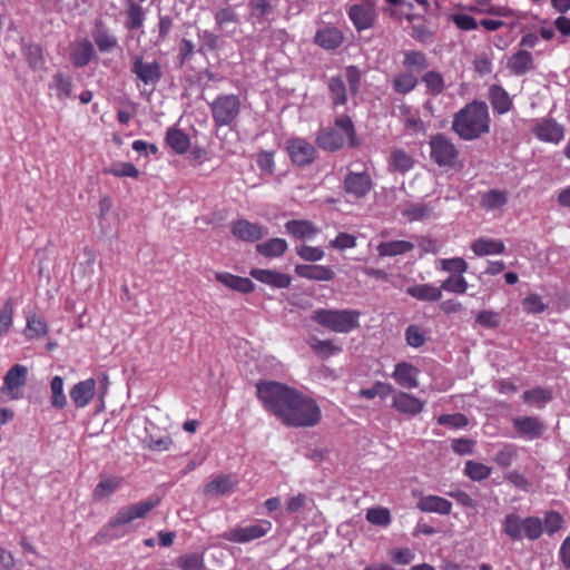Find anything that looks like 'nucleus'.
Wrapping results in <instances>:
<instances>
[{
	"label": "nucleus",
	"instance_id": "obj_1",
	"mask_svg": "<svg viewBox=\"0 0 570 570\" xmlns=\"http://www.w3.org/2000/svg\"><path fill=\"white\" fill-rule=\"evenodd\" d=\"M265 409L288 426H312L318 421V406L308 395L274 381L256 384Z\"/></svg>",
	"mask_w": 570,
	"mask_h": 570
},
{
	"label": "nucleus",
	"instance_id": "obj_2",
	"mask_svg": "<svg viewBox=\"0 0 570 570\" xmlns=\"http://www.w3.org/2000/svg\"><path fill=\"white\" fill-rule=\"evenodd\" d=\"M453 131L463 140H474L490 130L488 106L483 101H472L460 109L452 122Z\"/></svg>",
	"mask_w": 570,
	"mask_h": 570
},
{
	"label": "nucleus",
	"instance_id": "obj_3",
	"mask_svg": "<svg viewBox=\"0 0 570 570\" xmlns=\"http://www.w3.org/2000/svg\"><path fill=\"white\" fill-rule=\"evenodd\" d=\"M345 144L355 148L360 145V141L352 119L346 115H341L336 117L334 128L323 132V149L335 151Z\"/></svg>",
	"mask_w": 570,
	"mask_h": 570
},
{
	"label": "nucleus",
	"instance_id": "obj_4",
	"mask_svg": "<svg viewBox=\"0 0 570 570\" xmlns=\"http://www.w3.org/2000/svg\"><path fill=\"white\" fill-rule=\"evenodd\" d=\"M158 504V500H145L131 505L122 507L118 510L116 515L104 528L105 535L110 538H119L125 532H118L117 529L121 525L128 524L137 519H144L147 514Z\"/></svg>",
	"mask_w": 570,
	"mask_h": 570
},
{
	"label": "nucleus",
	"instance_id": "obj_5",
	"mask_svg": "<svg viewBox=\"0 0 570 570\" xmlns=\"http://www.w3.org/2000/svg\"><path fill=\"white\" fill-rule=\"evenodd\" d=\"M215 127L232 126L238 118L242 109L239 96L235 94L218 95L209 105Z\"/></svg>",
	"mask_w": 570,
	"mask_h": 570
},
{
	"label": "nucleus",
	"instance_id": "obj_6",
	"mask_svg": "<svg viewBox=\"0 0 570 570\" xmlns=\"http://www.w3.org/2000/svg\"><path fill=\"white\" fill-rule=\"evenodd\" d=\"M360 317L356 309H323V327L346 334L360 327Z\"/></svg>",
	"mask_w": 570,
	"mask_h": 570
},
{
	"label": "nucleus",
	"instance_id": "obj_7",
	"mask_svg": "<svg viewBox=\"0 0 570 570\" xmlns=\"http://www.w3.org/2000/svg\"><path fill=\"white\" fill-rule=\"evenodd\" d=\"M429 145L430 157L439 167L452 168L455 166L459 150L448 137L442 134L433 135Z\"/></svg>",
	"mask_w": 570,
	"mask_h": 570
},
{
	"label": "nucleus",
	"instance_id": "obj_8",
	"mask_svg": "<svg viewBox=\"0 0 570 570\" xmlns=\"http://www.w3.org/2000/svg\"><path fill=\"white\" fill-rule=\"evenodd\" d=\"M272 527V522L268 520H257L253 524L226 531L222 534V538L233 543H247L266 535Z\"/></svg>",
	"mask_w": 570,
	"mask_h": 570
},
{
	"label": "nucleus",
	"instance_id": "obj_9",
	"mask_svg": "<svg viewBox=\"0 0 570 570\" xmlns=\"http://www.w3.org/2000/svg\"><path fill=\"white\" fill-rule=\"evenodd\" d=\"M28 368L24 365H13L4 375L0 389L8 400H20L23 396L22 387L26 385Z\"/></svg>",
	"mask_w": 570,
	"mask_h": 570
},
{
	"label": "nucleus",
	"instance_id": "obj_10",
	"mask_svg": "<svg viewBox=\"0 0 570 570\" xmlns=\"http://www.w3.org/2000/svg\"><path fill=\"white\" fill-rule=\"evenodd\" d=\"M373 188V180L367 171H350L343 181V189L346 194L356 199L364 198Z\"/></svg>",
	"mask_w": 570,
	"mask_h": 570
},
{
	"label": "nucleus",
	"instance_id": "obj_11",
	"mask_svg": "<svg viewBox=\"0 0 570 570\" xmlns=\"http://www.w3.org/2000/svg\"><path fill=\"white\" fill-rule=\"evenodd\" d=\"M130 71L146 86H155L161 78V69L158 62L142 60V57L135 56Z\"/></svg>",
	"mask_w": 570,
	"mask_h": 570
},
{
	"label": "nucleus",
	"instance_id": "obj_12",
	"mask_svg": "<svg viewBox=\"0 0 570 570\" xmlns=\"http://www.w3.org/2000/svg\"><path fill=\"white\" fill-rule=\"evenodd\" d=\"M347 14L356 30H366L374 24L376 18L375 6L370 1L353 4L347 10Z\"/></svg>",
	"mask_w": 570,
	"mask_h": 570
},
{
	"label": "nucleus",
	"instance_id": "obj_13",
	"mask_svg": "<svg viewBox=\"0 0 570 570\" xmlns=\"http://www.w3.org/2000/svg\"><path fill=\"white\" fill-rule=\"evenodd\" d=\"M287 153L294 164L306 166L311 164L315 156L316 149L313 145L303 138H292L287 141Z\"/></svg>",
	"mask_w": 570,
	"mask_h": 570
},
{
	"label": "nucleus",
	"instance_id": "obj_14",
	"mask_svg": "<svg viewBox=\"0 0 570 570\" xmlns=\"http://www.w3.org/2000/svg\"><path fill=\"white\" fill-rule=\"evenodd\" d=\"M392 395V407L399 413L415 416L424 410L425 402L410 393L394 391Z\"/></svg>",
	"mask_w": 570,
	"mask_h": 570
},
{
	"label": "nucleus",
	"instance_id": "obj_15",
	"mask_svg": "<svg viewBox=\"0 0 570 570\" xmlns=\"http://www.w3.org/2000/svg\"><path fill=\"white\" fill-rule=\"evenodd\" d=\"M533 134L542 141L558 144L563 139L564 129L554 119L546 118L535 124Z\"/></svg>",
	"mask_w": 570,
	"mask_h": 570
},
{
	"label": "nucleus",
	"instance_id": "obj_16",
	"mask_svg": "<svg viewBox=\"0 0 570 570\" xmlns=\"http://www.w3.org/2000/svg\"><path fill=\"white\" fill-rule=\"evenodd\" d=\"M512 423L517 432L528 440L538 439L546 431L544 423L537 416H518Z\"/></svg>",
	"mask_w": 570,
	"mask_h": 570
},
{
	"label": "nucleus",
	"instance_id": "obj_17",
	"mask_svg": "<svg viewBox=\"0 0 570 570\" xmlns=\"http://www.w3.org/2000/svg\"><path fill=\"white\" fill-rule=\"evenodd\" d=\"M420 370L409 362H400L394 366L393 380L403 389L413 390L419 386Z\"/></svg>",
	"mask_w": 570,
	"mask_h": 570
},
{
	"label": "nucleus",
	"instance_id": "obj_18",
	"mask_svg": "<svg viewBox=\"0 0 570 570\" xmlns=\"http://www.w3.org/2000/svg\"><path fill=\"white\" fill-rule=\"evenodd\" d=\"M507 68L514 76H524L535 69L532 53L525 49H519L512 53L508 61Z\"/></svg>",
	"mask_w": 570,
	"mask_h": 570
},
{
	"label": "nucleus",
	"instance_id": "obj_19",
	"mask_svg": "<svg viewBox=\"0 0 570 570\" xmlns=\"http://www.w3.org/2000/svg\"><path fill=\"white\" fill-rule=\"evenodd\" d=\"M232 233L244 242H256L267 234V229L259 224L238 219L233 224Z\"/></svg>",
	"mask_w": 570,
	"mask_h": 570
},
{
	"label": "nucleus",
	"instance_id": "obj_20",
	"mask_svg": "<svg viewBox=\"0 0 570 570\" xmlns=\"http://www.w3.org/2000/svg\"><path fill=\"white\" fill-rule=\"evenodd\" d=\"M49 95L56 97L60 102H65L72 97L73 83L71 76L65 72H57L52 76L48 86Z\"/></svg>",
	"mask_w": 570,
	"mask_h": 570
},
{
	"label": "nucleus",
	"instance_id": "obj_21",
	"mask_svg": "<svg viewBox=\"0 0 570 570\" xmlns=\"http://www.w3.org/2000/svg\"><path fill=\"white\" fill-rule=\"evenodd\" d=\"M95 393V379H87L75 384L70 390L69 395L76 407L82 409L92 401Z\"/></svg>",
	"mask_w": 570,
	"mask_h": 570
},
{
	"label": "nucleus",
	"instance_id": "obj_22",
	"mask_svg": "<svg viewBox=\"0 0 570 570\" xmlns=\"http://www.w3.org/2000/svg\"><path fill=\"white\" fill-rule=\"evenodd\" d=\"M416 507L420 511L426 513H439L443 515H448L451 513L452 503L439 495H423L416 503Z\"/></svg>",
	"mask_w": 570,
	"mask_h": 570
},
{
	"label": "nucleus",
	"instance_id": "obj_23",
	"mask_svg": "<svg viewBox=\"0 0 570 570\" xmlns=\"http://www.w3.org/2000/svg\"><path fill=\"white\" fill-rule=\"evenodd\" d=\"M250 276L256 281L267 284L274 288H287L292 281V278L286 274L261 268H253L250 271Z\"/></svg>",
	"mask_w": 570,
	"mask_h": 570
},
{
	"label": "nucleus",
	"instance_id": "obj_24",
	"mask_svg": "<svg viewBox=\"0 0 570 570\" xmlns=\"http://www.w3.org/2000/svg\"><path fill=\"white\" fill-rule=\"evenodd\" d=\"M489 100L493 111L499 115L509 112L513 107L509 92L500 85L489 87Z\"/></svg>",
	"mask_w": 570,
	"mask_h": 570
},
{
	"label": "nucleus",
	"instance_id": "obj_25",
	"mask_svg": "<svg viewBox=\"0 0 570 570\" xmlns=\"http://www.w3.org/2000/svg\"><path fill=\"white\" fill-rule=\"evenodd\" d=\"M91 36L98 50L102 53L112 52L118 47L117 37L102 23L96 24Z\"/></svg>",
	"mask_w": 570,
	"mask_h": 570
},
{
	"label": "nucleus",
	"instance_id": "obj_26",
	"mask_svg": "<svg viewBox=\"0 0 570 570\" xmlns=\"http://www.w3.org/2000/svg\"><path fill=\"white\" fill-rule=\"evenodd\" d=\"M95 55V48L91 41L82 39L77 42L70 52V60L75 67L81 68L92 60Z\"/></svg>",
	"mask_w": 570,
	"mask_h": 570
},
{
	"label": "nucleus",
	"instance_id": "obj_27",
	"mask_svg": "<svg viewBox=\"0 0 570 570\" xmlns=\"http://www.w3.org/2000/svg\"><path fill=\"white\" fill-rule=\"evenodd\" d=\"M471 249L476 256L500 255L505 252V245L501 239L480 237L471 244Z\"/></svg>",
	"mask_w": 570,
	"mask_h": 570
},
{
	"label": "nucleus",
	"instance_id": "obj_28",
	"mask_svg": "<svg viewBox=\"0 0 570 570\" xmlns=\"http://www.w3.org/2000/svg\"><path fill=\"white\" fill-rule=\"evenodd\" d=\"M285 227L288 234L301 240L313 239L318 232L308 220H289L286 223Z\"/></svg>",
	"mask_w": 570,
	"mask_h": 570
},
{
	"label": "nucleus",
	"instance_id": "obj_29",
	"mask_svg": "<svg viewBox=\"0 0 570 570\" xmlns=\"http://www.w3.org/2000/svg\"><path fill=\"white\" fill-rule=\"evenodd\" d=\"M216 279L228 288L240 293H250L254 289V283L249 278L236 276L230 273H217Z\"/></svg>",
	"mask_w": 570,
	"mask_h": 570
},
{
	"label": "nucleus",
	"instance_id": "obj_30",
	"mask_svg": "<svg viewBox=\"0 0 570 570\" xmlns=\"http://www.w3.org/2000/svg\"><path fill=\"white\" fill-rule=\"evenodd\" d=\"M406 293L411 297L422 302H438L442 297L441 288L431 284H417L414 286H409L406 288Z\"/></svg>",
	"mask_w": 570,
	"mask_h": 570
},
{
	"label": "nucleus",
	"instance_id": "obj_31",
	"mask_svg": "<svg viewBox=\"0 0 570 570\" xmlns=\"http://www.w3.org/2000/svg\"><path fill=\"white\" fill-rule=\"evenodd\" d=\"M414 247L415 245L409 240H390L380 243L376 249L381 257H393L406 254L413 250Z\"/></svg>",
	"mask_w": 570,
	"mask_h": 570
},
{
	"label": "nucleus",
	"instance_id": "obj_32",
	"mask_svg": "<svg viewBox=\"0 0 570 570\" xmlns=\"http://www.w3.org/2000/svg\"><path fill=\"white\" fill-rule=\"evenodd\" d=\"M414 158L402 148H393L389 165L393 171L405 174L414 167Z\"/></svg>",
	"mask_w": 570,
	"mask_h": 570
},
{
	"label": "nucleus",
	"instance_id": "obj_33",
	"mask_svg": "<svg viewBox=\"0 0 570 570\" xmlns=\"http://www.w3.org/2000/svg\"><path fill=\"white\" fill-rule=\"evenodd\" d=\"M121 484V478L104 476L92 492V499L96 502L102 501L114 494Z\"/></svg>",
	"mask_w": 570,
	"mask_h": 570
},
{
	"label": "nucleus",
	"instance_id": "obj_34",
	"mask_svg": "<svg viewBox=\"0 0 570 570\" xmlns=\"http://www.w3.org/2000/svg\"><path fill=\"white\" fill-rule=\"evenodd\" d=\"M24 335L28 340L43 337L48 333V324L36 313H28Z\"/></svg>",
	"mask_w": 570,
	"mask_h": 570
},
{
	"label": "nucleus",
	"instance_id": "obj_35",
	"mask_svg": "<svg viewBox=\"0 0 570 570\" xmlns=\"http://www.w3.org/2000/svg\"><path fill=\"white\" fill-rule=\"evenodd\" d=\"M166 142L178 155L185 154L190 146L188 135L177 128H170L167 130Z\"/></svg>",
	"mask_w": 570,
	"mask_h": 570
},
{
	"label": "nucleus",
	"instance_id": "obj_36",
	"mask_svg": "<svg viewBox=\"0 0 570 570\" xmlns=\"http://www.w3.org/2000/svg\"><path fill=\"white\" fill-rule=\"evenodd\" d=\"M508 203V193L500 189H490L482 194L480 205L487 210L503 207Z\"/></svg>",
	"mask_w": 570,
	"mask_h": 570
},
{
	"label": "nucleus",
	"instance_id": "obj_37",
	"mask_svg": "<svg viewBox=\"0 0 570 570\" xmlns=\"http://www.w3.org/2000/svg\"><path fill=\"white\" fill-rule=\"evenodd\" d=\"M328 95L334 107L344 106L347 101V91L341 77H333L328 81Z\"/></svg>",
	"mask_w": 570,
	"mask_h": 570
},
{
	"label": "nucleus",
	"instance_id": "obj_38",
	"mask_svg": "<svg viewBox=\"0 0 570 570\" xmlns=\"http://www.w3.org/2000/svg\"><path fill=\"white\" fill-rule=\"evenodd\" d=\"M257 252L266 257H278L287 249V243L283 238H271L256 246Z\"/></svg>",
	"mask_w": 570,
	"mask_h": 570
},
{
	"label": "nucleus",
	"instance_id": "obj_39",
	"mask_svg": "<svg viewBox=\"0 0 570 570\" xmlns=\"http://www.w3.org/2000/svg\"><path fill=\"white\" fill-rule=\"evenodd\" d=\"M176 566L180 570H205L204 554L198 552L181 554L176 559Z\"/></svg>",
	"mask_w": 570,
	"mask_h": 570
},
{
	"label": "nucleus",
	"instance_id": "obj_40",
	"mask_svg": "<svg viewBox=\"0 0 570 570\" xmlns=\"http://www.w3.org/2000/svg\"><path fill=\"white\" fill-rule=\"evenodd\" d=\"M23 56L28 65L33 70H41L45 67L46 60L43 57L42 48L37 43H28L23 47Z\"/></svg>",
	"mask_w": 570,
	"mask_h": 570
},
{
	"label": "nucleus",
	"instance_id": "obj_41",
	"mask_svg": "<svg viewBox=\"0 0 570 570\" xmlns=\"http://www.w3.org/2000/svg\"><path fill=\"white\" fill-rule=\"evenodd\" d=\"M63 379L59 375L52 377L50 383V403L55 409L61 410L67 405V396L63 392Z\"/></svg>",
	"mask_w": 570,
	"mask_h": 570
},
{
	"label": "nucleus",
	"instance_id": "obj_42",
	"mask_svg": "<svg viewBox=\"0 0 570 570\" xmlns=\"http://www.w3.org/2000/svg\"><path fill=\"white\" fill-rule=\"evenodd\" d=\"M492 473V469L481 462L469 460L465 462L464 474L472 481H483Z\"/></svg>",
	"mask_w": 570,
	"mask_h": 570
},
{
	"label": "nucleus",
	"instance_id": "obj_43",
	"mask_svg": "<svg viewBox=\"0 0 570 570\" xmlns=\"http://www.w3.org/2000/svg\"><path fill=\"white\" fill-rule=\"evenodd\" d=\"M522 520L515 513L505 515L503 520V532L513 541L522 539Z\"/></svg>",
	"mask_w": 570,
	"mask_h": 570
},
{
	"label": "nucleus",
	"instance_id": "obj_44",
	"mask_svg": "<svg viewBox=\"0 0 570 570\" xmlns=\"http://www.w3.org/2000/svg\"><path fill=\"white\" fill-rule=\"evenodd\" d=\"M543 524L538 517H528L522 520V538L534 541L541 537Z\"/></svg>",
	"mask_w": 570,
	"mask_h": 570
},
{
	"label": "nucleus",
	"instance_id": "obj_45",
	"mask_svg": "<svg viewBox=\"0 0 570 570\" xmlns=\"http://www.w3.org/2000/svg\"><path fill=\"white\" fill-rule=\"evenodd\" d=\"M394 392V387L390 383L376 381L371 389H362L358 391L361 399L373 400L376 396L386 397Z\"/></svg>",
	"mask_w": 570,
	"mask_h": 570
},
{
	"label": "nucleus",
	"instance_id": "obj_46",
	"mask_svg": "<svg viewBox=\"0 0 570 570\" xmlns=\"http://www.w3.org/2000/svg\"><path fill=\"white\" fill-rule=\"evenodd\" d=\"M416 85L417 78L414 75L407 72L397 73L393 79V89L397 94L402 95L412 91L416 87Z\"/></svg>",
	"mask_w": 570,
	"mask_h": 570
},
{
	"label": "nucleus",
	"instance_id": "obj_47",
	"mask_svg": "<svg viewBox=\"0 0 570 570\" xmlns=\"http://www.w3.org/2000/svg\"><path fill=\"white\" fill-rule=\"evenodd\" d=\"M440 271L463 275L468 271V263L462 257L442 258L438 262Z\"/></svg>",
	"mask_w": 570,
	"mask_h": 570
},
{
	"label": "nucleus",
	"instance_id": "obj_48",
	"mask_svg": "<svg viewBox=\"0 0 570 570\" xmlns=\"http://www.w3.org/2000/svg\"><path fill=\"white\" fill-rule=\"evenodd\" d=\"M422 81L433 96H439L445 88L443 76L438 71H428L422 77Z\"/></svg>",
	"mask_w": 570,
	"mask_h": 570
},
{
	"label": "nucleus",
	"instance_id": "obj_49",
	"mask_svg": "<svg viewBox=\"0 0 570 570\" xmlns=\"http://www.w3.org/2000/svg\"><path fill=\"white\" fill-rule=\"evenodd\" d=\"M144 20V9L139 4L131 2L126 11V27L129 30H136L142 26Z\"/></svg>",
	"mask_w": 570,
	"mask_h": 570
},
{
	"label": "nucleus",
	"instance_id": "obj_50",
	"mask_svg": "<svg viewBox=\"0 0 570 570\" xmlns=\"http://www.w3.org/2000/svg\"><path fill=\"white\" fill-rule=\"evenodd\" d=\"M403 65L415 71H422L429 66L426 56L422 51L416 50L405 52Z\"/></svg>",
	"mask_w": 570,
	"mask_h": 570
},
{
	"label": "nucleus",
	"instance_id": "obj_51",
	"mask_svg": "<svg viewBox=\"0 0 570 570\" xmlns=\"http://www.w3.org/2000/svg\"><path fill=\"white\" fill-rule=\"evenodd\" d=\"M441 292L464 294L468 289V282L462 275H451L440 285Z\"/></svg>",
	"mask_w": 570,
	"mask_h": 570
},
{
	"label": "nucleus",
	"instance_id": "obj_52",
	"mask_svg": "<svg viewBox=\"0 0 570 570\" xmlns=\"http://www.w3.org/2000/svg\"><path fill=\"white\" fill-rule=\"evenodd\" d=\"M14 306L11 298L7 299L0 309V336H6L13 321Z\"/></svg>",
	"mask_w": 570,
	"mask_h": 570
},
{
	"label": "nucleus",
	"instance_id": "obj_53",
	"mask_svg": "<svg viewBox=\"0 0 570 570\" xmlns=\"http://www.w3.org/2000/svg\"><path fill=\"white\" fill-rule=\"evenodd\" d=\"M518 455L514 444H504L494 455L493 461L501 468H508Z\"/></svg>",
	"mask_w": 570,
	"mask_h": 570
},
{
	"label": "nucleus",
	"instance_id": "obj_54",
	"mask_svg": "<svg viewBox=\"0 0 570 570\" xmlns=\"http://www.w3.org/2000/svg\"><path fill=\"white\" fill-rule=\"evenodd\" d=\"M366 520L379 527H387L390 525L392 518L390 510L386 508H371L366 512Z\"/></svg>",
	"mask_w": 570,
	"mask_h": 570
},
{
	"label": "nucleus",
	"instance_id": "obj_55",
	"mask_svg": "<svg viewBox=\"0 0 570 570\" xmlns=\"http://www.w3.org/2000/svg\"><path fill=\"white\" fill-rule=\"evenodd\" d=\"M436 421L439 425L450 426L454 430L464 429L469 424V419L463 413L442 414Z\"/></svg>",
	"mask_w": 570,
	"mask_h": 570
},
{
	"label": "nucleus",
	"instance_id": "obj_56",
	"mask_svg": "<svg viewBox=\"0 0 570 570\" xmlns=\"http://www.w3.org/2000/svg\"><path fill=\"white\" fill-rule=\"evenodd\" d=\"M344 41L343 32L337 28L323 29V49L334 50Z\"/></svg>",
	"mask_w": 570,
	"mask_h": 570
},
{
	"label": "nucleus",
	"instance_id": "obj_57",
	"mask_svg": "<svg viewBox=\"0 0 570 570\" xmlns=\"http://www.w3.org/2000/svg\"><path fill=\"white\" fill-rule=\"evenodd\" d=\"M470 11L479 14H490V16H497V17H512L513 11L510 8L507 7H500V6H493V4H485V6H472L469 8Z\"/></svg>",
	"mask_w": 570,
	"mask_h": 570
},
{
	"label": "nucleus",
	"instance_id": "obj_58",
	"mask_svg": "<svg viewBox=\"0 0 570 570\" xmlns=\"http://www.w3.org/2000/svg\"><path fill=\"white\" fill-rule=\"evenodd\" d=\"M431 214V208L426 204L417 203L406 206L402 210V215L410 222L421 220Z\"/></svg>",
	"mask_w": 570,
	"mask_h": 570
},
{
	"label": "nucleus",
	"instance_id": "obj_59",
	"mask_svg": "<svg viewBox=\"0 0 570 570\" xmlns=\"http://www.w3.org/2000/svg\"><path fill=\"white\" fill-rule=\"evenodd\" d=\"M232 487V481L227 476L222 475L210 481L206 485L205 492L214 495H223L229 492Z\"/></svg>",
	"mask_w": 570,
	"mask_h": 570
},
{
	"label": "nucleus",
	"instance_id": "obj_60",
	"mask_svg": "<svg viewBox=\"0 0 570 570\" xmlns=\"http://www.w3.org/2000/svg\"><path fill=\"white\" fill-rule=\"evenodd\" d=\"M475 322L485 328H497L501 323L498 312L484 309L476 314Z\"/></svg>",
	"mask_w": 570,
	"mask_h": 570
},
{
	"label": "nucleus",
	"instance_id": "obj_61",
	"mask_svg": "<svg viewBox=\"0 0 570 570\" xmlns=\"http://www.w3.org/2000/svg\"><path fill=\"white\" fill-rule=\"evenodd\" d=\"M389 557L395 564L406 566L414 560L415 553L410 548H395L389 551Z\"/></svg>",
	"mask_w": 570,
	"mask_h": 570
},
{
	"label": "nucleus",
	"instance_id": "obj_62",
	"mask_svg": "<svg viewBox=\"0 0 570 570\" xmlns=\"http://www.w3.org/2000/svg\"><path fill=\"white\" fill-rule=\"evenodd\" d=\"M215 22L217 28L223 30L229 23H237L238 16L230 7L222 8L215 13Z\"/></svg>",
	"mask_w": 570,
	"mask_h": 570
},
{
	"label": "nucleus",
	"instance_id": "obj_63",
	"mask_svg": "<svg viewBox=\"0 0 570 570\" xmlns=\"http://www.w3.org/2000/svg\"><path fill=\"white\" fill-rule=\"evenodd\" d=\"M523 311L528 314H539L547 309V305L538 294H530L522 301Z\"/></svg>",
	"mask_w": 570,
	"mask_h": 570
},
{
	"label": "nucleus",
	"instance_id": "obj_64",
	"mask_svg": "<svg viewBox=\"0 0 570 570\" xmlns=\"http://www.w3.org/2000/svg\"><path fill=\"white\" fill-rule=\"evenodd\" d=\"M405 340L406 343L414 348L421 347L426 341L425 334L417 325H410L405 330Z\"/></svg>",
	"mask_w": 570,
	"mask_h": 570
}]
</instances>
